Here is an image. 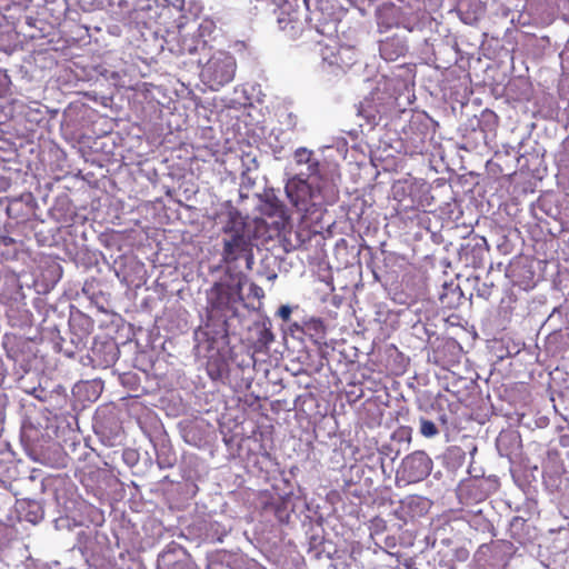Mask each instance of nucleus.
<instances>
[{
  "label": "nucleus",
  "mask_w": 569,
  "mask_h": 569,
  "mask_svg": "<svg viewBox=\"0 0 569 569\" xmlns=\"http://www.w3.org/2000/svg\"><path fill=\"white\" fill-rule=\"evenodd\" d=\"M426 206V202L422 198H419L418 200L411 199L410 204H405L403 209H417L423 208Z\"/></svg>",
  "instance_id": "26"
},
{
  "label": "nucleus",
  "mask_w": 569,
  "mask_h": 569,
  "mask_svg": "<svg viewBox=\"0 0 569 569\" xmlns=\"http://www.w3.org/2000/svg\"><path fill=\"white\" fill-rule=\"evenodd\" d=\"M243 301L240 277L229 276L216 282L208 292V302L212 311L223 317H232Z\"/></svg>",
  "instance_id": "4"
},
{
  "label": "nucleus",
  "mask_w": 569,
  "mask_h": 569,
  "mask_svg": "<svg viewBox=\"0 0 569 569\" xmlns=\"http://www.w3.org/2000/svg\"><path fill=\"white\" fill-rule=\"evenodd\" d=\"M238 358L231 363V368L237 372L238 380H251L253 379L251 370L262 371L266 375L269 371V365L266 358H242L241 361H237Z\"/></svg>",
  "instance_id": "13"
},
{
  "label": "nucleus",
  "mask_w": 569,
  "mask_h": 569,
  "mask_svg": "<svg viewBox=\"0 0 569 569\" xmlns=\"http://www.w3.org/2000/svg\"><path fill=\"white\" fill-rule=\"evenodd\" d=\"M430 507L431 502L429 499L418 495H410L400 500L392 515L401 522L399 525V528H401L408 522L427 515Z\"/></svg>",
  "instance_id": "7"
},
{
  "label": "nucleus",
  "mask_w": 569,
  "mask_h": 569,
  "mask_svg": "<svg viewBox=\"0 0 569 569\" xmlns=\"http://www.w3.org/2000/svg\"><path fill=\"white\" fill-rule=\"evenodd\" d=\"M27 506L29 508V511L26 515V519L32 523L39 522L43 517L41 506L36 501H29L27 502Z\"/></svg>",
  "instance_id": "22"
},
{
  "label": "nucleus",
  "mask_w": 569,
  "mask_h": 569,
  "mask_svg": "<svg viewBox=\"0 0 569 569\" xmlns=\"http://www.w3.org/2000/svg\"><path fill=\"white\" fill-rule=\"evenodd\" d=\"M279 29L287 32L290 37H296L300 31V21L298 19H292L289 13H281L278 18Z\"/></svg>",
  "instance_id": "17"
},
{
  "label": "nucleus",
  "mask_w": 569,
  "mask_h": 569,
  "mask_svg": "<svg viewBox=\"0 0 569 569\" xmlns=\"http://www.w3.org/2000/svg\"><path fill=\"white\" fill-rule=\"evenodd\" d=\"M320 46V56L325 62L329 66L338 64V48L337 43L333 41V44H321Z\"/></svg>",
  "instance_id": "19"
},
{
  "label": "nucleus",
  "mask_w": 569,
  "mask_h": 569,
  "mask_svg": "<svg viewBox=\"0 0 569 569\" xmlns=\"http://www.w3.org/2000/svg\"><path fill=\"white\" fill-rule=\"evenodd\" d=\"M321 180V177H305V171L299 170L287 181L286 194L298 211L313 213L316 208L322 204Z\"/></svg>",
  "instance_id": "3"
},
{
  "label": "nucleus",
  "mask_w": 569,
  "mask_h": 569,
  "mask_svg": "<svg viewBox=\"0 0 569 569\" xmlns=\"http://www.w3.org/2000/svg\"><path fill=\"white\" fill-rule=\"evenodd\" d=\"M62 338L58 331L50 330L43 333L39 340L28 339L14 333H6L3 336V348L7 356H24L32 353L33 356H43L42 353H63L64 356H73L72 350L62 348Z\"/></svg>",
  "instance_id": "2"
},
{
  "label": "nucleus",
  "mask_w": 569,
  "mask_h": 569,
  "mask_svg": "<svg viewBox=\"0 0 569 569\" xmlns=\"http://www.w3.org/2000/svg\"><path fill=\"white\" fill-rule=\"evenodd\" d=\"M432 470V460L425 451H415L401 462L398 473L408 483L426 479Z\"/></svg>",
  "instance_id": "6"
},
{
  "label": "nucleus",
  "mask_w": 569,
  "mask_h": 569,
  "mask_svg": "<svg viewBox=\"0 0 569 569\" xmlns=\"http://www.w3.org/2000/svg\"><path fill=\"white\" fill-rule=\"evenodd\" d=\"M106 353L112 355L118 351L117 345L112 338H108L104 342Z\"/></svg>",
  "instance_id": "27"
},
{
  "label": "nucleus",
  "mask_w": 569,
  "mask_h": 569,
  "mask_svg": "<svg viewBox=\"0 0 569 569\" xmlns=\"http://www.w3.org/2000/svg\"><path fill=\"white\" fill-rule=\"evenodd\" d=\"M206 338L199 340L197 345L198 353H204V356H226V351L222 346L224 345V337L216 338L209 337L207 332L202 333Z\"/></svg>",
  "instance_id": "15"
},
{
  "label": "nucleus",
  "mask_w": 569,
  "mask_h": 569,
  "mask_svg": "<svg viewBox=\"0 0 569 569\" xmlns=\"http://www.w3.org/2000/svg\"><path fill=\"white\" fill-rule=\"evenodd\" d=\"M376 315L377 321L389 325L391 329H393L399 323L398 315L389 309L379 308Z\"/></svg>",
  "instance_id": "20"
},
{
  "label": "nucleus",
  "mask_w": 569,
  "mask_h": 569,
  "mask_svg": "<svg viewBox=\"0 0 569 569\" xmlns=\"http://www.w3.org/2000/svg\"><path fill=\"white\" fill-rule=\"evenodd\" d=\"M260 210L262 214L269 218H277V226L284 227L289 220V214L284 203L273 194L266 196V198L262 200Z\"/></svg>",
  "instance_id": "14"
},
{
  "label": "nucleus",
  "mask_w": 569,
  "mask_h": 569,
  "mask_svg": "<svg viewBox=\"0 0 569 569\" xmlns=\"http://www.w3.org/2000/svg\"><path fill=\"white\" fill-rule=\"evenodd\" d=\"M226 237L222 240L221 260L224 264L236 267L243 259L248 270L253 264V246L260 233L266 231L262 219H248L238 211L229 213V219L222 228Z\"/></svg>",
  "instance_id": "1"
},
{
  "label": "nucleus",
  "mask_w": 569,
  "mask_h": 569,
  "mask_svg": "<svg viewBox=\"0 0 569 569\" xmlns=\"http://www.w3.org/2000/svg\"><path fill=\"white\" fill-rule=\"evenodd\" d=\"M395 198L399 201V203H401L405 200L402 198H399V189L398 188H396V190H395Z\"/></svg>",
  "instance_id": "31"
},
{
  "label": "nucleus",
  "mask_w": 569,
  "mask_h": 569,
  "mask_svg": "<svg viewBox=\"0 0 569 569\" xmlns=\"http://www.w3.org/2000/svg\"><path fill=\"white\" fill-rule=\"evenodd\" d=\"M295 171H305V177H312L318 179L320 176V164L315 158L313 151L307 148H298L293 153Z\"/></svg>",
  "instance_id": "11"
},
{
  "label": "nucleus",
  "mask_w": 569,
  "mask_h": 569,
  "mask_svg": "<svg viewBox=\"0 0 569 569\" xmlns=\"http://www.w3.org/2000/svg\"><path fill=\"white\" fill-rule=\"evenodd\" d=\"M561 446H569V436H561L560 438Z\"/></svg>",
  "instance_id": "30"
},
{
  "label": "nucleus",
  "mask_w": 569,
  "mask_h": 569,
  "mask_svg": "<svg viewBox=\"0 0 569 569\" xmlns=\"http://www.w3.org/2000/svg\"><path fill=\"white\" fill-rule=\"evenodd\" d=\"M4 377H6V368L3 366L2 359L0 358V382H2Z\"/></svg>",
  "instance_id": "28"
},
{
  "label": "nucleus",
  "mask_w": 569,
  "mask_h": 569,
  "mask_svg": "<svg viewBox=\"0 0 569 569\" xmlns=\"http://www.w3.org/2000/svg\"><path fill=\"white\" fill-rule=\"evenodd\" d=\"M419 431L425 438H435L439 435L437 425L423 417L419 419Z\"/></svg>",
  "instance_id": "21"
},
{
  "label": "nucleus",
  "mask_w": 569,
  "mask_h": 569,
  "mask_svg": "<svg viewBox=\"0 0 569 569\" xmlns=\"http://www.w3.org/2000/svg\"><path fill=\"white\" fill-rule=\"evenodd\" d=\"M237 358H208L207 372L213 380L238 381V375L231 368Z\"/></svg>",
  "instance_id": "12"
},
{
  "label": "nucleus",
  "mask_w": 569,
  "mask_h": 569,
  "mask_svg": "<svg viewBox=\"0 0 569 569\" xmlns=\"http://www.w3.org/2000/svg\"><path fill=\"white\" fill-rule=\"evenodd\" d=\"M303 327L306 328V336L322 337L326 332V326L320 318H309L303 320Z\"/></svg>",
  "instance_id": "18"
},
{
  "label": "nucleus",
  "mask_w": 569,
  "mask_h": 569,
  "mask_svg": "<svg viewBox=\"0 0 569 569\" xmlns=\"http://www.w3.org/2000/svg\"><path fill=\"white\" fill-rule=\"evenodd\" d=\"M70 327L72 330L79 329V337H89L93 329V320L81 311H77L70 318Z\"/></svg>",
  "instance_id": "16"
},
{
  "label": "nucleus",
  "mask_w": 569,
  "mask_h": 569,
  "mask_svg": "<svg viewBox=\"0 0 569 569\" xmlns=\"http://www.w3.org/2000/svg\"><path fill=\"white\" fill-rule=\"evenodd\" d=\"M158 569H198V567L182 546L170 542L158 557Z\"/></svg>",
  "instance_id": "8"
},
{
  "label": "nucleus",
  "mask_w": 569,
  "mask_h": 569,
  "mask_svg": "<svg viewBox=\"0 0 569 569\" xmlns=\"http://www.w3.org/2000/svg\"><path fill=\"white\" fill-rule=\"evenodd\" d=\"M402 191L405 192L406 191V188L405 187H401ZM407 189L409 191V196L412 197L413 192L418 189L416 186L413 184H409L407 186Z\"/></svg>",
  "instance_id": "29"
},
{
  "label": "nucleus",
  "mask_w": 569,
  "mask_h": 569,
  "mask_svg": "<svg viewBox=\"0 0 569 569\" xmlns=\"http://www.w3.org/2000/svg\"><path fill=\"white\" fill-rule=\"evenodd\" d=\"M292 313V308L288 305H282L278 311L277 316L281 318L283 322H289Z\"/></svg>",
  "instance_id": "25"
},
{
  "label": "nucleus",
  "mask_w": 569,
  "mask_h": 569,
  "mask_svg": "<svg viewBox=\"0 0 569 569\" xmlns=\"http://www.w3.org/2000/svg\"><path fill=\"white\" fill-rule=\"evenodd\" d=\"M428 361L432 362L436 366H440L443 369H447V370L451 371L455 375L457 373L455 371V369H453L459 363L457 358H438V357H435V358H428Z\"/></svg>",
  "instance_id": "23"
},
{
  "label": "nucleus",
  "mask_w": 569,
  "mask_h": 569,
  "mask_svg": "<svg viewBox=\"0 0 569 569\" xmlns=\"http://www.w3.org/2000/svg\"><path fill=\"white\" fill-rule=\"evenodd\" d=\"M273 333L271 331V322L269 320L254 322L249 328L248 341L250 342L253 352H267L269 345L273 341Z\"/></svg>",
  "instance_id": "9"
},
{
  "label": "nucleus",
  "mask_w": 569,
  "mask_h": 569,
  "mask_svg": "<svg viewBox=\"0 0 569 569\" xmlns=\"http://www.w3.org/2000/svg\"><path fill=\"white\" fill-rule=\"evenodd\" d=\"M388 43H385L383 48H382V52L386 51V48H387Z\"/></svg>",
  "instance_id": "33"
},
{
  "label": "nucleus",
  "mask_w": 569,
  "mask_h": 569,
  "mask_svg": "<svg viewBox=\"0 0 569 569\" xmlns=\"http://www.w3.org/2000/svg\"><path fill=\"white\" fill-rule=\"evenodd\" d=\"M306 336V328L303 321L289 323L288 328L283 330V339L286 347L290 353H309L305 345L303 338Z\"/></svg>",
  "instance_id": "10"
},
{
  "label": "nucleus",
  "mask_w": 569,
  "mask_h": 569,
  "mask_svg": "<svg viewBox=\"0 0 569 569\" xmlns=\"http://www.w3.org/2000/svg\"><path fill=\"white\" fill-rule=\"evenodd\" d=\"M253 290H260V291H262V290H261V288H260V287H257V286H253Z\"/></svg>",
  "instance_id": "32"
},
{
  "label": "nucleus",
  "mask_w": 569,
  "mask_h": 569,
  "mask_svg": "<svg viewBox=\"0 0 569 569\" xmlns=\"http://www.w3.org/2000/svg\"><path fill=\"white\" fill-rule=\"evenodd\" d=\"M236 69L233 56L226 51H217L201 67L200 80L210 90L217 91L233 80Z\"/></svg>",
  "instance_id": "5"
},
{
  "label": "nucleus",
  "mask_w": 569,
  "mask_h": 569,
  "mask_svg": "<svg viewBox=\"0 0 569 569\" xmlns=\"http://www.w3.org/2000/svg\"><path fill=\"white\" fill-rule=\"evenodd\" d=\"M387 529V522L385 519L380 517H375L371 520V530L373 533L378 535L383 532Z\"/></svg>",
  "instance_id": "24"
}]
</instances>
